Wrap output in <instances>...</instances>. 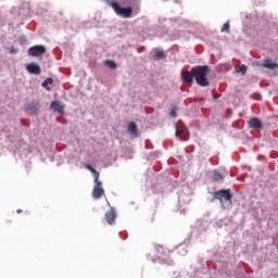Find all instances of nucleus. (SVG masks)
<instances>
[{
	"label": "nucleus",
	"instance_id": "f257e3e1",
	"mask_svg": "<svg viewBox=\"0 0 278 278\" xmlns=\"http://www.w3.org/2000/svg\"><path fill=\"white\" fill-rule=\"evenodd\" d=\"M207 75H210V67L207 65L199 66L194 68V79L198 86H210V81L207 80Z\"/></svg>",
	"mask_w": 278,
	"mask_h": 278
},
{
	"label": "nucleus",
	"instance_id": "f03ea898",
	"mask_svg": "<svg viewBox=\"0 0 278 278\" xmlns=\"http://www.w3.org/2000/svg\"><path fill=\"white\" fill-rule=\"evenodd\" d=\"M111 8H113L117 16H123V18H131V14L134 12V9H131V7L122 8V5L118 4V2H111Z\"/></svg>",
	"mask_w": 278,
	"mask_h": 278
},
{
	"label": "nucleus",
	"instance_id": "7ed1b4c3",
	"mask_svg": "<svg viewBox=\"0 0 278 278\" xmlns=\"http://www.w3.org/2000/svg\"><path fill=\"white\" fill-rule=\"evenodd\" d=\"M214 199H217L220 203H223L224 199L225 201H229V204L231 205V199H233V195H231V191H229V189H220L214 192Z\"/></svg>",
	"mask_w": 278,
	"mask_h": 278
},
{
	"label": "nucleus",
	"instance_id": "20e7f679",
	"mask_svg": "<svg viewBox=\"0 0 278 278\" xmlns=\"http://www.w3.org/2000/svg\"><path fill=\"white\" fill-rule=\"evenodd\" d=\"M47 53V48L45 46H33L28 49V55L31 58H38Z\"/></svg>",
	"mask_w": 278,
	"mask_h": 278
},
{
	"label": "nucleus",
	"instance_id": "39448f33",
	"mask_svg": "<svg viewBox=\"0 0 278 278\" xmlns=\"http://www.w3.org/2000/svg\"><path fill=\"white\" fill-rule=\"evenodd\" d=\"M103 194H105V191L103 190V182H101L99 179L94 180V187L92 191L93 199H101Z\"/></svg>",
	"mask_w": 278,
	"mask_h": 278
},
{
	"label": "nucleus",
	"instance_id": "423d86ee",
	"mask_svg": "<svg viewBox=\"0 0 278 278\" xmlns=\"http://www.w3.org/2000/svg\"><path fill=\"white\" fill-rule=\"evenodd\" d=\"M182 81L185 84H192L194 81V67L190 70V72H181Z\"/></svg>",
	"mask_w": 278,
	"mask_h": 278
},
{
	"label": "nucleus",
	"instance_id": "0eeeda50",
	"mask_svg": "<svg viewBox=\"0 0 278 278\" xmlns=\"http://www.w3.org/2000/svg\"><path fill=\"white\" fill-rule=\"evenodd\" d=\"M26 71L31 75H40V65L38 63H30L26 66Z\"/></svg>",
	"mask_w": 278,
	"mask_h": 278
},
{
	"label": "nucleus",
	"instance_id": "6e6552de",
	"mask_svg": "<svg viewBox=\"0 0 278 278\" xmlns=\"http://www.w3.org/2000/svg\"><path fill=\"white\" fill-rule=\"evenodd\" d=\"M105 220L109 225H112L116 220V211L111 207L109 212L105 213Z\"/></svg>",
	"mask_w": 278,
	"mask_h": 278
},
{
	"label": "nucleus",
	"instance_id": "1a4fd4ad",
	"mask_svg": "<svg viewBox=\"0 0 278 278\" xmlns=\"http://www.w3.org/2000/svg\"><path fill=\"white\" fill-rule=\"evenodd\" d=\"M249 127H251V129H262V121H260L257 117H253L249 121Z\"/></svg>",
	"mask_w": 278,
	"mask_h": 278
},
{
	"label": "nucleus",
	"instance_id": "9d476101",
	"mask_svg": "<svg viewBox=\"0 0 278 278\" xmlns=\"http://www.w3.org/2000/svg\"><path fill=\"white\" fill-rule=\"evenodd\" d=\"M261 66H263V68H269V71H275V68H278V64L277 63H273V61L270 59H266Z\"/></svg>",
	"mask_w": 278,
	"mask_h": 278
},
{
	"label": "nucleus",
	"instance_id": "9b49d317",
	"mask_svg": "<svg viewBox=\"0 0 278 278\" xmlns=\"http://www.w3.org/2000/svg\"><path fill=\"white\" fill-rule=\"evenodd\" d=\"M50 108L51 110H53V112H58L59 114H62L64 112V106H62L59 101H53L50 104Z\"/></svg>",
	"mask_w": 278,
	"mask_h": 278
},
{
	"label": "nucleus",
	"instance_id": "f8f14e48",
	"mask_svg": "<svg viewBox=\"0 0 278 278\" xmlns=\"http://www.w3.org/2000/svg\"><path fill=\"white\" fill-rule=\"evenodd\" d=\"M176 137L179 138V140H188V130H179V128H176Z\"/></svg>",
	"mask_w": 278,
	"mask_h": 278
},
{
	"label": "nucleus",
	"instance_id": "ddd939ff",
	"mask_svg": "<svg viewBox=\"0 0 278 278\" xmlns=\"http://www.w3.org/2000/svg\"><path fill=\"white\" fill-rule=\"evenodd\" d=\"M128 131H129V134H131V136H138V125H136V123L131 122L128 125Z\"/></svg>",
	"mask_w": 278,
	"mask_h": 278
},
{
	"label": "nucleus",
	"instance_id": "4468645a",
	"mask_svg": "<svg viewBox=\"0 0 278 278\" xmlns=\"http://www.w3.org/2000/svg\"><path fill=\"white\" fill-rule=\"evenodd\" d=\"M213 181L223 184V181H225V178L223 177V175L220 173H218L217 170H214L213 172Z\"/></svg>",
	"mask_w": 278,
	"mask_h": 278
},
{
	"label": "nucleus",
	"instance_id": "2eb2a0df",
	"mask_svg": "<svg viewBox=\"0 0 278 278\" xmlns=\"http://www.w3.org/2000/svg\"><path fill=\"white\" fill-rule=\"evenodd\" d=\"M154 58L155 60H164V58H166V53L163 50H156L154 51Z\"/></svg>",
	"mask_w": 278,
	"mask_h": 278
},
{
	"label": "nucleus",
	"instance_id": "dca6fc26",
	"mask_svg": "<svg viewBox=\"0 0 278 278\" xmlns=\"http://www.w3.org/2000/svg\"><path fill=\"white\" fill-rule=\"evenodd\" d=\"M86 168H87V170H90V173H92L93 178L97 181V179H99V172H97V169H94L90 165H86Z\"/></svg>",
	"mask_w": 278,
	"mask_h": 278
},
{
	"label": "nucleus",
	"instance_id": "f3484780",
	"mask_svg": "<svg viewBox=\"0 0 278 278\" xmlns=\"http://www.w3.org/2000/svg\"><path fill=\"white\" fill-rule=\"evenodd\" d=\"M36 112H38V106H36V105L26 108V113L27 114H36Z\"/></svg>",
	"mask_w": 278,
	"mask_h": 278
},
{
	"label": "nucleus",
	"instance_id": "a211bd4d",
	"mask_svg": "<svg viewBox=\"0 0 278 278\" xmlns=\"http://www.w3.org/2000/svg\"><path fill=\"white\" fill-rule=\"evenodd\" d=\"M105 66H108L109 68H116V62L112 61V60H106L105 61Z\"/></svg>",
	"mask_w": 278,
	"mask_h": 278
},
{
	"label": "nucleus",
	"instance_id": "6ab92c4d",
	"mask_svg": "<svg viewBox=\"0 0 278 278\" xmlns=\"http://www.w3.org/2000/svg\"><path fill=\"white\" fill-rule=\"evenodd\" d=\"M53 84V78H47L43 83L42 86L43 88H47V86Z\"/></svg>",
	"mask_w": 278,
	"mask_h": 278
},
{
	"label": "nucleus",
	"instance_id": "aec40b11",
	"mask_svg": "<svg viewBox=\"0 0 278 278\" xmlns=\"http://www.w3.org/2000/svg\"><path fill=\"white\" fill-rule=\"evenodd\" d=\"M229 22L225 23L223 28H222V31H226L227 34H229Z\"/></svg>",
	"mask_w": 278,
	"mask_h": 278
},
{
	"label": "nucleus",
	"instance_id": "412c9836",
	"mask_svg": "<svg viewBox=\"0 0 278 278\" xmlns=\"http://www.w3.org/2000/svg\"><path fill=\"white\" fill-rule=\"evenodd\" d=\"M237 72L238 73H247V65H241V66H239V68H237Z\"/></svg>",
	"mask_w": 278,
	"mask_h": 278
},
{
	"label": "nucleus",
	"instance_id": "4be33fe9",
	"mask_svg": "<svg viewBox=\"0 0 278 278\" xmlns=\"http://www.w3.org/2000/svg\"><path fill=\"white\" fill-rule=\"evenodd\" d=\"M169 116H172V118H175L177 116V108L172 109Z\"/></svg>",
	"mask_w": 278,
	"mask_h": 278
},
{
	"label": "nucleus",
	"instance_id": "5701e85b",
	"mask_svg": "<svg viewBox=\"0 0 278 278\" xmlns=\"http://www.w3.org/2000/svg\"><path fill=\"white\" fill-rule=\"evenodd\" d=\"M226 114H227V116H231V110L227 109Z\"/></svg>",
	"mask_w": 278,
	"mask_h": 278
},
{
	"label": "nucleus",
	"instance_id": "b1692460",
	"mask_svg": "<svg viewBox=\"0 0 278 278\" xmlns=\"http://www.w3.org/2000/svg\"><path fill=\"white\" fill-rule=\"evenodd\" d=\"M16 214H23V210H21V208L17 210V211H16Z\"/></svg>",
	"mask_w": 278,
	"mask_h": 278
}]
</instances>
